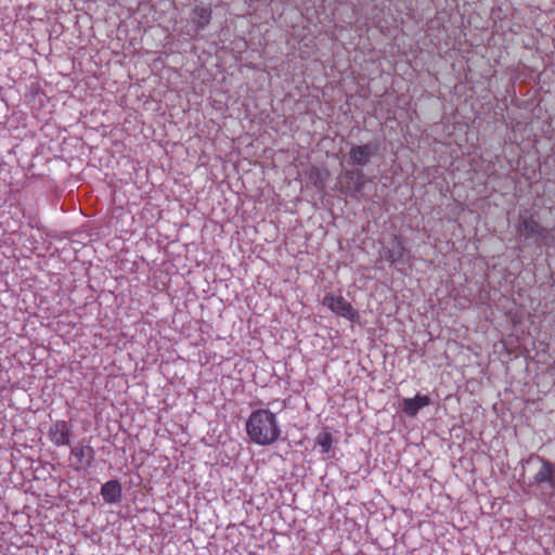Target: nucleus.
Returning a JSON list of instances; mask_svg holds the SVG:
<instances>
[{"instance_id":"obj_6","label":"nucleus","mask_w":555,"mask_h":555,"mask_svg":"<svg viewBox=\"0 0 555 555\" xmlns=\"http://www.w3.org/2000/svg\"><path fill=\"white\" fill-rule=\"evenodd\" d=\"M431 404V400L426 395L417 393L414 398L403 399V412L411 417L416 416L418 411Z\"/></svg>"},{"instance_id":"obj_3","label":"nucleus","mask_w":555,"mask_h":555,"mask_svg":"<svg viewBox=\"0 0 555 555\" xmlns=\"http://www.w3.org/2000/svg\"><path fill=\"white\" fill-rule=\"evenodd\" d=\"M72 430L66 421L54 422L49 429L50 440L57 447L70 444Z\"/></svg>"},{"instance_id":"obj_1","label":"nucleus","mask_w":555,"mask_h":555,"mask_svg":"<svg viewBox=\"0 0 555 555\" xmlns=\"http://www.w3.org/2000/svg\"><path fill=\"white\" fill-rule=\"evenodd\" d=\"M249 439L259 446H271L281 436V427L276 415L268 409L253 411L246 422Z\"/></svg>"},{"instance_id":"obj_9","label":"nucleus","mask_w":555,"mask_h":555,"mask_svg":"<svg viewBox=\"0 0 555 555\" xmlns=\"http://www.w3.org/2000/svg\"><path fill=\"white\" fill-rule=\"evenodd\" d=\"M344 179L348 184H352L356 192L361 191L364 185V175L360 170H348L344 173Z\"/></svg>"},{"instance_id":"obj_7","label":"nucleus","mask_w":555,"mask_h":555,"mask_svg":"<svg viewBox=\"0 0 555 555\" xmlns=\"http://www.w3.org/2000/svg\"><path fill=\"white\" fill-rule=\"evenodd\" d=\"M122 488L118 480H109L101 487V495L108 504H115L121 501Z\"/></svg>"},{"instance_id":"obj_12","label":"nucleus","mask_w":555,"mask_h":555,"mask_svg":"<svg viewBox=\"0 0 555 555\" xmlns=\"http://www.w3.org/2000/svg\"><path fill=\"white\" fill-rule=\"evenodd\" d=\"M317 444L321 448V452L326 454L333 446V436L331 433H321L317 437Z\"/></svg>"},{"instance_id":"obj_8","label":"nucleus","mask_w":555,"mask_h":555,"mask_svg":"<svg viewBox=\"0 0 555 555\" xmlns=\"http://www.w3.org/2000/svg\"><path fill=\"white\" fill-rule=\"evenodd\" d=\"M520 231L526 237H544L547 231L532 217L525 218L520 223Z\"/></svg>"},{"instance_id":"obj_4","label":"nucleus","mask_w":555,"mask_h":555,"mask_svg":"<svg viewBox=\"0 0 555 555\" xmlns=\"http://www.w3.org/2000/svg\"><path fill=\"white\" fill-rule=\"evenodd\" d=\"M70 456L75 459V469L79 470L83 466L91 465L95 456V451L91 446L78 444L72 448Z\"/></svg>"},{"instance_id":"obj_11","label":"nucleus","mask_w":555,"mask_h":555,"mask_svg":"<svg viewBox=\"0 0 555 555\" xmlns=\"http://www.w3.org/2000/svg\"><path fill=\"white\" fill-rule=\"evenodd\" d=\"M193 13L198 28H205L210 23L212 12L209 8L196 7Z\"/></svg>"},{"instance_id":"obj_5","label":"nucleus","mask_w":555,"mask_h":555,"mask_svg":"<svg viewBox=\"0 0 555 555\" xmlns=\"http://www.w3.org/2000/svg\"><path fill=\"white\" fill-rule=\"evenodd\" d=\"M374 155L370 144L353 145L349 152V163L354 166H365Z\"/></svg>"},{"instance_id":"obj_2","label":"nucleus","mask_w":555,"mask_h":555,"mask_svg":"<svg viewBox=\"0 0 555 555\" xmlns=\"http://www.w3.org/2000/svg\"><path fill=\"white\" fill-rule=\"evenodd\" d=\"M322 304L333 313L348 320L351 323H356L360 319L358 311L341 295L328 293L323 297Z\"/></svg>"},{"instance_id":"obj_10","label":"nucleus","mask_w":555,"mask_h":555,"mask_svg":"<svg viewBox=\"0 0 555 555\" xmlns=\"http://www.w3.org/2000/svg\"><path fill=\"white\" fill-rule=\"evenodd\" d=\"M553 475H554V472H553L552 464L548 461L543 460L542 466L539 469V472L535 474L534 479L538 483L553 482Z\"/></svg>"}]
</instances>
